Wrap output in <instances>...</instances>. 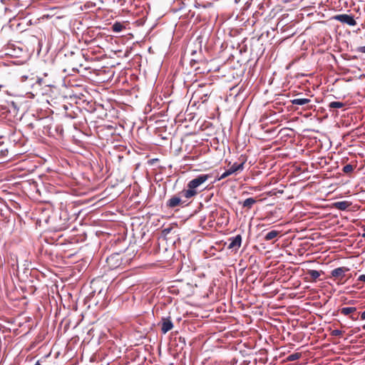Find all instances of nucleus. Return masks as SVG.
Masks as SVG:
<instances>
[{"instance_id":"nucleus-1","label":"nucleus","mask_w":365,"mask_h":365,"mask_svg":"<svg viewBox=\"0 0 365 365\" xmlns=\"http://www.w3.org/2000/svg\"><path fill=\"white\" fill-rule=\"evenodd\" d=\"M210 175L202 174L190 180L187 184V189L182 190L180 194L187 199H190L197 194V188L203 185L209 178Z\"/></svg>"},{"instance_id":"nucleus-2","label":"nucleus","mask_w":365,"mask_h":365,"mask_svg":"<svg viewBox=\"0 0 365 365\" xmlns=\"http://www.w3.org/2000/svg\"><path fill=\"white\" fill-rule=\"evenodd\" d=\"M22 78H25V80H28V85L34 87V86H50L51 82L48 81L43 78L40 77H31L29 78L28 76H22Z\"/></svg>"},{"instance_id":"nucleus-3","label":"nucleus","mask_w":365,"mask_h":365,"mask_svg":"<svg viewBox=\"0 0 365 365\" xmlns=\"http://www.w3.org/2000/svg\"><path fill=\"white\" fill-rule=\"evenodd\" d=\"M334 20H336L341 23L346 24L349 26H356V21L354 19V16L348 14H338L333 17Z\"/></svg>"},{"instance_id":"nucleus-4","label":"nucleus","mask_w":365,"mask_h":365,"mask_svg":"<svg viewBox=\"0 0 365 365\" xmlns=\"http://www.w3.org/2000/svg\"><path fill=\"white\" fill-rule=\"evenodd\" d=\"M244 169V163H234L228 170H227L225 172H224L220 177L219 178V180H222L230 175L235 173L239 171H242Z\"/></svg>"},{"instance_id":"nucleus-5","label":"nucleus","mask_w":365,"mask_h":365,"mask_svg":"<svg viewBox=\"0 0 365 365\" xmlns=\"http://www.w3.org/2000/svg\"><path fill=\"white\" fill-rule=\"evenodd\" d=\"M173 328V324L170 317H163L161 320V331L166 334Z\"/></svg>"},{"instance_id":"nucleus-6","label":"nucleus","mask_w":365,"mask_h":365,"mask_svg":"<svg viewBox=\"0 0 365 365\" xmlns=\"http://www.w3.org/2000/svg\"><path fill=\"white\" fill-rule=\"evenodd\" d=\"M348 271H349V269L346 267H338L331 271V276L333 277L341 279L344 278V277L345 275V272H346Z\"/></svg>"},{"instance_id":"nucleus-7","label":"nucleus","mask_w":365,"mask_h":365,"mask_svg":"<svg viewBox=\"0 0 365 365\" xmlns=\"http://www.w3.org/2000/svg\"><path fill=\"white\" fill-rule=\"evenodd\" d=\"M181 198L178 196L174 195L167 202V206L171 208L175 207L179 205H182L185 203Z\"/></svg>"},{"instance_id":"nucleus-8","label":"nucleus","mask_w":365,"mask_h":365,"mask_svg":"<svg viewBox=\"0 0 365 365\" xmlns=\"http://www.w3.org/2000/svg\"><path fill=\"white\" fill-rule=\"evenodd\" d=\"M242 243V237L238 235L233 238L230 239V242L228 245L229 249H239Z\"/></svg>"},{"instance_id":"nucleus-9","label":"nucleus","mask_w":365,"mask_h":365,"mask_svg":"<svg viewBox=\"0 0 365 365\" xmlns=\"http://www.w3.org/2000/svg\"><path fill=\"white\" fill-rule=\"evenodd\" d=\"M351 205V202L348 201L336 202L334 207L339 210H346Z\"/></svg>"},{"instance_id":"nucleus-10","label":"nucleus","mask_w":365,"mask_h":365,"mask_svg":"<svg viewBox=\"0 0 365 365\" xmlns=\"http://www.w3.org/2000/svg\"><path fill=\"white\" fill-rule=\"evenodd\" d=\"M293 105L303 106L310 102L309 98H294L291 101Z\"/></svg>"},{"instance_id":"nucleus-11","label":"nucleus","mask_w":365,"mask_h":365,"mask_svg":"<svg viewBox=\"0 0 365 365\" xmlns=\"http://www.w3.org/2000/svg\"><path fill=\"white\" fill-rule=\"evenodd\" d=\"M322 273V272L314 269H309L307 271V274L311 277L313 281H316V279L321 276Z\"/></svg>"},{"instance_id":"nucleus-12","label":"nucleus","mask_w":365,"mask_h":365,"mask_svg":"<svg viewBox=\"0 0 365 365\" xmlns=\"http://www.w3.org/2000/svg\"><path fill=\"white\" fill-rule=\"evenodd\" d=\"M356 311V308L354 307H347L341 309L340 312L342 314L347 316Z\"/></svg>"},{"instance_id":"nucleus-13","label":"nucleus","mask_w":365,"mask_h":365,"mask_svg":"<svg viewBox=\"0 0 365 365\" xmlns=\"http://www.w3.org/2000/svg\"><path fill=\"white\" fill-rule=\"evenodd\" d=\"M279 234V232L277 230H272L269 232L265 236L264 240L266 241H269L275 237H277Z\"/></svg>"},{"instance_id":"nucleus-14","label":"nucleus","mask_w":365,"mask_h":365,"mask_svg":"<svg viewBox=\"0 0 365 365\" xmlns=\"http://www.w3.org/2000/svg\"><path fill=\"white\" fill-rule=\"evenodd\" d=\"M255 202H256L255 199H254L252 197H250V198L246 199L243 202L242 206H243V207H247L248 209H250Z\"/></svg>"},{"instance_id":"nucleus-15","label":"nucleus","mask_w":365,"mask_h":365,"mask_svg":"<svg viewBox=\"0 0 365 365\" xmlns=\"http://www.w3.org/2000/svg\"><path fill=\"white\" fill-rule=\"evenodd\" d=\"M125 26L120 22H115L112 26V30L113 32L118 33L120 32Z\"/></svg>"},{"instance_id":"nucleus-16","label":"nucleus","mask_w":365,"mask_h":365,"mask_svg":"<svg viewBox=\"0 0 365 365\" xmlns=\"http://www.w3.org/2000/svg\"><path fill=\"white\" fill-rule=\"evenodd\" d=\"M344 106L342 102L332 101L329 104V108H341Z\"/></svg>"},{"instance_id":"nucleus-17","label":"nucleus","mask_w":365,"mask_h":365,"mask_svg":"<svg viewBox=\"0 0 365 365\" xmlns=\"http://www.w3.org/2000/svg\"><path fill=\"white\" fill-rule=\"evenodd\" d=\"M356 168V165H353L351 164H347L343 168V172L346 174H349L353 172L354 168Z\"/></svg>"},{"instance_id":"nucleus-18","label":"nucleus","mask_w":365,"mask_h":365,"mask_svg":"<svg viewBox=\"0 0 365 365\" xmlns=\"http://www.w3.org/2000/svg\"><path fill=\"white\" fill-rule=\"evenodd\" d=\"M302 354L300 353H294L287 356V360L288 361H293L299 359L301 357Z\"/></svg>"},{"instance_id":"nucleus-19","label":"nucleus","mask_w":365,"mask_h":365,"mask_svg":"<svg viewBox=\"0 0 365 365\" xmlns=\"http://www.w3.org/2000/svg\"><path fill=\"white\" fill-rule=\"evenodd\" d=\"M342 334H343V331L339 329H334L331 331V335L334 336H340L342 335Z\"/></svg>"},{"instance_id":"nucleus-20","label":"nucleus","mask_w":365,"mask_h":365,"mask_svg":"<svg viewBox=\"0 0 365 365\" xmlns=\"http://www.w3.org/2000/svg\"><path fill=\"white\" fill-rule=\"evenodd\" d=\"M358 280L365 282V274H361L358 277Z\"/></svg>"},{"instance_id":"nucleus-21","label":"nucleus","mask_w":365,"mask_h":365,"mask_svg":"<svg viewBox=\"0 0 365 365\" xmlns=\"http://www.w3.org/2000/svg\"><path fill=\"white\" fill-rule=\"evenodd\" d=\"M207 93L203 94L202 97H200L202 100V102H205L207 101Z\"/></svg>"},{"instance_id":"nucleus-22","label":"nucleus","mask_w":365,"mask_h":365,"mask_svg":"<svg viewBox=\"0 0 365 365\" xmlns=\"http://www.w3.org/2000/svg\"><path fill=\"white\" fill-rule=\"evenodd\" d=\"M201 93V90H197L195 92L194 95L196 96V97H200V94Z\"/></svg>"},{"instance_id":"nucleus-23","label":"nucleus","mask_w":365,"mask_h":365,"mask_svg":"<svg viewBox=\"0 0 365 365\" xmlns=\"http://www.w3.org/2000/svg\"><path fill=\"white\" fill-rule=\"evenodd\" d=\"M359 51L361 53H365V46H361L359 48Z\"/></svg>"},{"instance_id":"nucleus-24","label":"nucleus","mask_w":365,"mask_h":365,"mask_svg":"<svg viewBox=\"0 0 365 365\" xmlns=\"http://www.w3.org/2000/svg\"><path fill=\"white\" fill-rule=\"evenodd\" d=\"M361 319H365V310L361 314Z\"/></svg>"},{"instance_id":"nucleus-25","label":"nucleus","mask_w":365,"mask_h":365,"mask_svg":"<svg viewBox=\"0 0 365 365\" xmlns=\"http://www.w3.org/2000/svg\"><path fill=\"white\" fill-rule=\"evenodd\" d=\"M350 317H351V319L352 320H356V319H357V317H354V316H352V315H351Z\"/></svg>"},{"instance_id":"nucleus-26","label":"nucleus","mask_w":365,"mask_h":365,"mask_svg":"<svg viewBox=\"0 0 365 365\" xmlns=\"http://www.w3.org/2000/svg\"><path fill=\"white\" fill-rule=\"evenodd\" d=\"M362 237H365V227H364V232L362 234Z\"/></svg>"},{"instance_id":"nucleus-27","label":"nucleus","mask_w":365,"mask_h":365,"mask_svg":"<svg viewBox=\"0 0 365 365\" xmlns=\"http://www.w3.org/2000/svg\"><path fill=\"white\" fill-rule=\"evenodd\" d=\"M35 365H41V364L39 363V361H36V363L35 364Z\"/></svg>"},{"instance_id":"nucleus-28","label":"nucleus","mask_w":365,"mask_h":365,"mask_svg":"<svg viewBox=\"0 0 365 365\" xmlns=\"http://www.w3.org/2000/svg\"><path fill=\"white\" fill-rule=\"evenodd\" d=\"M363 329L365 330V324L363 326Z\"/></svg>"}]
</instances>
